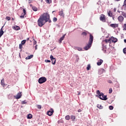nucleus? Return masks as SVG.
<instances>
[{
  "mask_svg": "<svg viewBox=\"0 0 126 126\" xmlns=\"http://www.w3.org/2000/svg\"><path fill=\"white\" fill-rule=\"evenodd\" d=\"M71 120H72L73 121H74V120H75V116L73 115L71 116Z\"/></svg>",
  "mask_w": 126,
  "mask_h": 126,
  "instance_id": "obj_28",
  "label": "nucleus"
},
{
  "mask_svg": "<svg viewBox=\"0 0 126 126\" xmlns=\"http://www.w3.org/2000/svg\"><path fill=\"white\" fill-rule=\"evenodd\" d=\"M53 21L54 22H57V21H58V19L56 17L53 18Z\"/></svg>",
  "mask_w": 126,
  "mask_h": 126,
  "instance_id": "obj_31",
  "label": "nucleus"
},
{
  "mask_svg": "<svg viewBox=\"0 0 126 126\" xmlns=\"http://www.w3.org/2000/svg\"><path fill=\"white\" fill-rule=\"evenodd\" d=\"M99 19H100V21H102V22H106V17L105 16V15H104V14L100 15Z\"/></svg>",
  "mask_w": 126,
  "mask_h": 126,
  "instance_id": "obj_7",
  "label": "nucleus"
},
{
  "mask_svg": "<svg viewBox=\"0 0 126 126\" xmlns=\"http://www.w3.org/2000/svg\"><path fill=\"white\" fill-rule=\"evenodd\" d=\"M32 9L33 11H37L38 10V8L36 6H32Z\"/></svg>",
  "mask_w": 126,
  "mask_h": 126,
  "instance_id": "obj_24",
  "label": "nucleus"
},
{
  "mask_svg": "<svg viewBox=\"0 0 126 126\" xmlns=\"http://www.w3.org/2000/svg\"><path fill=\"white\" fill-rule=\"evenodd\" d=\"M111 41L113 42V43H116V42H118V39L112 36L110 39H105L103 41V42H105V43H110Z\"/></svg>",
  "mask_w": 126,
  "mask_h": 126,
  "instance_id": "obj_4",
  "label": "nucleus"
},
{
  "mask_svg": "<svg viewBox=\"0 0 126 126\" xmlns=\"http://www.w3.org/2000/svg\"><path fill=\"white\" fill-rule=\"evenodd\" d=\"M124 19H125V18H124V17L122 15L119 16L118 17V20L119 22H123L124 21Z\"/></svg>",
  "mask_w": 126,
  "mask_h": 126,
  "instance_id": "obj_11",
  "label": "nucleus"
},
{
  "mask_svg": "<svg viewBox=\"0 0 126 126\" xmlns=\"http://www.w3.org/2000/svg\"><path fill=\"white\" fill-rule=\"evenodd\" d=\"M96 93L98 95V98H100L101 100H104V101H106V100H107V95H104V94H103V93H100V91L97 90L96 91Z\"/></svg>",
  "mask_w": 126,
  "mask_h": 126,
  "instance_id": "obj_3",
  "label": "nucleus"
},
{
  "mask_svg": "<svg viewBox=\"0 0 126 126\" xmlns=\"http://www.w3.org/2000/svg\"><path fill=\"white\" fill-rule=\"evenodd\" d=\"M78 95H80V93H78Z\"/></svg>",
  "mask_w": 126,
  "mask_h": 126,
  "instance_id": "obj_54",
  "label": "nucleus"
},
{
  "mask_svg": "<svg viewBox=\"0 0 126 126\" xmlns=\"http://www.w3.org/2000/svg\"><path fill=\"white\" fill-rule=\"evenodd\" d=\"M59 15H60V16H63V10H62L61 11H60L59 12Z\"/></svg>",
  "mask_w": 126,
  "mask_h": 126,
  "instance_id": "obj_22",
  "label": "nucleus"
},
{
  "mask_svg": "<svg viewBox=\"0 0 126 126\" xmlns=\"http://www.w3.org/2000/svg\"><path fill=\"white\" fill-rule=\"evenodd\" d=\"M50 58L51 60L52 64H56V58H54L53 55H51Z\"/></svg>",
  "mask_w": 126,
  "mask_h": 126,
  "instance_id": "obj_8",
  "label": "nucleus"
},
{
  "mask_svg": "<svg viewBox=\"0 0 126 126\" xmlns=\"http://www.w3.org/2000/svg\"><path fill=\"white\" fill-rule=\"evenodd\" d=\"M10 96H12V95L11 94L8 95V98H9Z\"/></svg>",
  "mask_w": 126,
  "mask_h": 126,
  "instance_id": "obj_50",
  "label": "nucleus"
},
{
  "mask_svg": "<svg viewBox=\"0 0 126 126\" xmlns=\"http://www.w3.org/2000/svg\"><path fill=\"white\" fill-rule=\"evenodd\" d=\"M112 18H113V20H115V16L112 15Z\"/></svg>",
  "mask_w": 126,
  "mask_h": 126,
  "instance_id": "obj_46",
  "label": "nucleus"
},
{
  "mask_svg": "<svg viewBox=\"0 0 126 126\" xmlns=\"http://www.w3.org/2000/svg\"><path fill=\"white\" fill-rule=\"evenodd\" d=\"M90 65H88L87 67V70H89V69H90Z\"/></svg>",
  "mask_w": 126,
  "mask_h": 126,
  "instance_id": "obj_38",
  "label": "nucleus"
},
{
  "mask_svg": "<svg viewBox=\"0 0 126 126\" xmlns=\"http://www.w3.org/2000/svg\"><path fill=\"white\" fill-rule=\"evenodd\" d=\"M12 21L14 20V19L13 18H12Z\"/></svg>",
  "mask_w": 126,
  "mask_h": 126,
  "instance_id": "obj_53",
  "label": "nucleus"
},
{
  "mask_svg": "<svg viewBox=\"0 0 126 126\" xmlns=\"http://www.w3.org/2000/svg\"><path fill=\"white\" fill-rule=\"evenodd\" d=\"M117 1H119V0H116Z\"/></svg>",
  "mask_w": 126,
  "mask_h": 126,
  "instance_id": "obj_56",
  "label": "nucleus"
},
{
  "mask_svg": "<svg viewBox=\"0 0 126 126\" xmlns=\"http://www.w3.org/2000/svg\"><path fill=\"white\" fill-rule=\"evenodd\" d=\"M108 83H112V81L109 80L108 81Z\"/></svg>",
  "mask_w": 126,
  "mask_h": 126,
  "instance_id": "obj_48",
  "label": "nucleus"
},
{
  "mask_svg": "<svg viewBox=\"0 0 126 126\" xmlns=\"http://www.w3.org/2000/svg\"><path fill=\"white\" fill-rule=\"evenodd\" d=\"M107 13L108 16H110V17H112V16H113V13H112V11L111 10H109Z\"/></svg>",
  "mask_w": 126,
  "mask_h": 126,
  "instance_id": "obj_19",
  "label": "nucleus"
},
{
  "mask_svg": "<svg viewBox=\"0 0 126 126\" xmlns=\"http://www.w3.org/2000/svg\"><path fill=\"white\" fill-rule=\"evenodd\" d=\"M125 43H126V39H124Z\"/></svg>",
  "mask_w": 126,
  "mask_h": 126,
  "instance_id": "obj_52",
  "label": "nucleus"
},
{
  "mask_svg": "<svg viewBox=\"0 0 126 126\" xmlns=\"http://www.w3.org/2000/svg\"><path fill=\"white\" fill-rule=\"evenodd\" d=\"M26 103H27V102H26V100H24L22 102V104H26Z\"/></svg>",
  "mask_w": 126,
  "mask_h": 126,
  "instance_id": "obj_40",
  "label": "nucleus"
},
{
  "mask_svg": "<svg viewBox=\"0 0 126 126\" xmlns=\"http://www.w3.org/2000/svg\"><path fill=\"white\" fill-rule=\"evenodd\" d=\"M46 2L47 3H52V0H46Z\"/></svg>",
  "mask_w": 126,
  "mask_h": 126,
  "instance_id": "obj_32",
  "label": "nucleus"
},
{
  "mask_svg": "<svg viewBox=\"0 0 126 126\" xmlns=\"http://www.w3.org/2000/svg\"><path fill=\"white\" fill-rule=\"evenodd\" d=\"M78 113H80V112H81V109H79L78 110Z\"/></svg>",
  "mask_w": 126,
  "mask_h": 126,
  "instance_id": "obj_47",
  "label": "nucleus"
},
{
  "mask_svg": "<svg viewBox=\"0 0 126 126\" xmlns=\"http://www.w3.org/2000/svg\"><path fill=\"white\" fill-rule=\"evenodd\" d=\"M45 63H51V60H45Z\"/></svg>",
  "mask_w": 126,
  "mask_h": 126,
  "instance_id": "obj_37",
  "label": "nucleus"
},
{
  "mask_svg": "<svg viewBox=\"0 0 126 126\" xmlns=\"http://www.w3.org/2000/svg\"><path fill=\"white\" fill-rule=\"evenodd\" d=\"M23 13H22L21 15L20 16V18L23 19L24 18V16H25V15L26 14V10L25 9H23Z\"/></svg>",
  "mask_w": 126,
  "mask_h": 126,
  "instance_id": "obj_10",
  "label": "nucleus"
},
{
  "mask_svg": "<svg viewBox=\"0 0 126 126\" xmlns=\"http://www.w3.org/2000/svg\"><path fill=\"white\" fill-rule=\"evenodd\" d=\"M123 28L125 30H126V24L124 25Z\"/></svg>",
  "mask_w": 126,
  "mask_h": 126,
  "instance_id": "obj_39",
  "label": "nucleus"
},
{
  "mask_svg": "<svg viewBox=\"0 0 126 126\" xmlns=\"http://www.w3.org/2000/svg\"><path fill=\"white\" fill-rule=\"evenodd\" d=\"M21 96H22V94H21V92H19L16 96H15L16 99H20L21 98Z\"/></svg>",
  "mask_w": 126,
  "mask_h": 126,
  "instance_id": "obj_13",
  "label": "nucleus"
},
{
  "mask_svg": "<svg viewBox=\"0 0 126 126\" xmlns=\"http://www.w3.org/2000/svg\"><path fill=\"white\" fill-rule=\"evenodd\" d=\"M123 53H124V54H126V48H124V49H123Z\"/></svg>",
  "mask_w": 126,
  "mask_h": 126,
  "instance_id": "obj_41",
  "label": "nucleus"
},
{
  "mask_svg": "<svg viewBox=\"0 0 126 126\" xmlns=\"http://www.w3.org/2000/svg\"><path fill=\"white\" fill-rule=\"evenodd\" d=\"M114 10L115 12H116V11L117 10L116 9V8H114Z\"/></svg>",
  "mask_w": 126,
  "mask_h": 126,
  "instance_id": "obj_51",
  "label": "nucleus"
},
{
  "mask_svg": "<svg viewBox=\"0 0 126 126\" xmlns=\"http://www.w3.org/2000/svg\"><path fill=\"white\" fill-rule=\"evenodd\" d=\"M41 0V1H43V0Z\"/></svg>",
  "mask_w": 126,
  "mask_h": 126,
  "instance_id": "obj_57",
  "label": "nucleus"
},
{
  "mask_svg": "<svg viewBox=\"0 0 126 126\" xmlns=\"http://www.w3.org/2000/svg\"><path fill=\"white\" fill-rule=\"evenodd\" d=\"M75 50H77L78 51H82V48L81 47H76L74 48Z\"/></svg>",
  "mask_w": 126,
  "mask_h": 126,
  "instance_id": "obj_23",
  "label": "nucleus"
},
{
  "mask_svg": "<svg viewBox=\"0 0 126 126\" xmlns=\"http://www.w3.org/2000/svg\"><path fill=\"white\" fill-rule=\"evenodd\" d=\"M46 23V22H45L44 19H42V18L40 16L39 18L37 21V24L38 26H39L40 27H42V26H43V25H44L45 23Z\"/></svg>",
  "mask_w": 126,
  "mask_h": 126,
  "instance_id": "obj_5",
  "label": "nucleus"
},
{
  "mask_svg": "<svg viewBox=\"0 0 126 126\" xmlns=\"http://www.w3.org/2000/svg\"><path fill=\"white\" fill-rule=\"evenodd\" d=\"M109 110H113L114 109V107L113 106H110L109 107Z\"/></svg>",
  "mask_w": 126,
  "mask_h": 126,
  "instance_id": "obj_34",
  "label": "nucleus"
},
{
  "mask_svg": "<svg viewBox=\"0 0 126 126\" xmlns=\"http://www.w3.org/2000/svg\"><path fill=\"white\" fill-rule=\"evenodd\" d=\"M33 46H35V45L37 44V41L35 40V39H33Z\"/></svg>",
  "mask_w": 126,
  "mask_h": 126,
  "instance_id": "obj_29",
  "label": "nucleus"
},
{
  "mask_svg": "<svg viewBox=\"0 0 126 126\" xmlns=\"http://www.w3.org/2000/svg\"><path fill=\"white\" fill-rule=\"evenodd\" d=\"M94 39V38L93 37V35L91 33H90V39H89V43L87 45V46H86L84 47V49L85 50H86V51H87L88 49L91 48V45H92V43H93Z\"/></svg>",
  "mask_w": 126,
  "mask_h": 126,
  "instance_id": "obj_2",
  "label": "nucleus"
},
{
  "mask_svg": "<svg viewBox=\"0 0 126 126\" xmlns=\"http://www.w3.org/2000/svg\"><path fill=\"white\" fill-rule=\"evenodd\" d=\"M105 72V69L103 68L99 69L98 70V74H103Z\"/></svg>",
  "mask_w": 126,
  "mask_h": 126,
  "instance_id": "obj_15",
  "label": "nucleus"
},
{
  "mask_svg": "<svg viewBox=\"0 0 126 126\" xmlns=\"http://www.w3.org/2000/svg\"><path fill=\"white\" fill-rule=\"evenodd\" d=\"M37 45H36L35 46H34V48H35V50H37Z\"/></svg>",
  "mask_w": 126,
  "mask_h": 126,
  "instance_id": "obj_45",
  "label": "nucleus"
},
{
  "mask_svg": "<svg viewBox=\"0 0 126 126\" xmlns=\"http://www.w3.org/2000/svg\"><path fill=\"white\" fill-rule=\"evenodd\" d=\"M6 19H7V20H8V21H9V20H10V17L7 16V17H6Z\"/></svg>",
  "mask_w": 126,
  "mask_h": 126,
  "instance_id": "obj_36",
  "label": "nucleus"
},
{
  "mask_svg": "<svg viewBox=\"0 0 126 126\" xmlns=\"http://www.w3.org/2000/svg\"><path fill=\"white\" fill-rule=\"evenodd\" d=\"M22 45L23 44H19V48L20 49V50H21L22 49Z\"/></svg>",
  "mask_w": 126,
  "mask_h": 126,
  "instance_id": "obj_33",
  "label": "nucleus"
},
{
  "mask_svg": "<svg viewBox=\"0 0 126 126\" xmlns=\"http://www.w3.org/2000/svg\"><path fill=\"white\" fill-rule=\"evenodd\" d=\"M1 85H2V86L3 87V88H5V86L6 85H7V84H5L4 83V80L3 79H2L1 80Z\"/></svg>",
  "mask_w": 126,
  "mask_h": 126,
  "instance_id": "obj_14",
  "label": "nucleus"
},
{
  "mask_svg": "<svg viewBox=\"0 0 126 126\" xmlns=\"http://www.w3.org/2000/svg\"><path fill=\"white\" fill-rule=\"evenodd\" d=\"M104 38H109V37H110V35L108 33H105L104 36Z\"/></svg>",
  "mask_w": 126,
  "mask_h": 126,
  "instance_id": "obj_25",
  "label": "nucleus"
},
{
  "mask_svg": "<svg viewBox=\"0 0 126 126\" xmlns=\"http://www.w3.org/2000/svg\"><path fill=\"white\" fill-rule=\"evenodd\" d=\"M25 43H26V40H22L21 42V44L24 45V44H25Z\"/></svg>",
  "mask_w": 126,
  "mask_h": 126,
  "instance_id": "obj_30",
  "label": "nucleus"
},
{
  "mask_svg": "<svg viewBox=\"0 0 126 126\" xmlns=\"http://www.w3.org/2000/svg\"><path fill=\"white\" fill-rule=\"evenodd\" d=\"M82 35H84V36H86V35H87V33H86V32H83Z\"/></svg>",
  "mask_w": 126,
  "mask_h": 126,
  "instance_id": "obj_35",
  "label": "nucleus"
},
{
  "mask_svg": "<svg viewBox=\"0 0 126 126\" xmlns=\"http://www.w3.org/2000/svg\"><path fill=\"white\" fill-rule=\"evenodd\" d=\"M12 28L13 29L16 31L19 30V29H20V27H19V26H13Z\"/></svg>",
  "mask_w": 126,
  "mask_h": 126,
  "instance_id": "obj_17",
  "label": "nucleus"
},
{
  "mask_svg": "<svg viewBox=\"0 0 126 126\" xmlns=\"http://www.w3.org/2000/svg\"><path fill=\"white\" fill-rule=\"evenodd\" d=\"M110 27H112L114 29H115V28H118V27H119V24H110Z\"/></svg>",
  "mask_w": 126,
  "mask_h": 126,
  "instance_id": "obj_12",
  "label": "nucleus"
},
{
  "mask_svg": "<svg viewBox=\"0 0 126 126\" xmlns=\"http://www.w3.org/2000/svg\"><path fill=\"white\" fill-rule=\"evenodd\" d=\"M38 109H41V105H38Z\"/></svg>",
  "mask_w": 126,
  "mask_h": 126,
  "instance_id": "obj_49",
  "label": "nucleus"
},
{
  "mask_svg": "<svg viewBox=\"0 0 126 126\" xmlns=\"http://www.w3.org/2000/svg\"><path fill=\"white\" fill-rule=\"evenodd\" d=\"M40 17L44 20L45 22H49V23L52 22V21L50 19V14L48 13H43Z\"/></svg>",
  "mask_w": 126,
  "mask_h": 126,
  "instance_id": "obj_1",
  "label": "nucleus"
},
{
  "mask_svg": "<svg viewBox=\"0 0 126 126\" xmlns=\"http://www.w3.org/2000/svg\"><path fill=\"white\" fill-rule=\"evenodd\" d=\"M32 118H33L32 114H29V115H28L27 119H32Z\"/></svg>",
  "mask_w": 126,
  "mask_h": 126,
  "instance_id": "obj_21",
  "label": "nucleus"
},
{
  "mask_svg": "<svg viewBox=\"0 0 126 126\" xmlns=\"http://www.w3.org/2000/svg\"><path fill=\"white\" fill-rule=\"evenodd\" d=\"M109 91V93L111 94L112 92H113V90L112 89H110Z\"/></svg>",
  "mask_w": 126,
  "mask_h": 126,
  "instance_id": "obj_43",
  "label": "nucleus"
},
{
  "mask_svg": "<svg viewBox=\"0 0 126 126\" xmlns=\"http://www.w3.org/2000/svg\"><path fill=\"white\" fill-rule=\"evenodd\" d=\"M28 41H29V38H28Z\"/></svg>",
  "mask_w": 126,
  "mask_h": 126,
  "instance_id": "obj_55",
  "label": "nucleus"
},
{
  "mask_svg": "<svg viewBox=\"0 0 126 126\" xmlns=\"http://www.w3.org/2000/svg\"><path fill=\"white\" fill-rule=\"evenodd\" d=\"M65 35L66 34H64L62 37L60 38V39L59 40V43H60V44H61V43H62L63 40V39H64V37H65Z\"/></svg>",
  "mask_w": 126,
  "mask_h": 126,
  "instance_id": "obj_16",
  "label": "nucleus"
},
{
  "mask_svg": "<svg viewBox=\"0 0 126 126\" xmlns=\"http://www.w3.org/2000/svg\"><path fill=\"white\" fill-rule=\"evenodd\" d=\"M53 113H54V109L53 108H51L49 111H48L47 114L48 116H52L53 115Z\"/></svg>",
  "mask_w": 126,
  "mask_h": 126,
  "instance_id": "obj_9",
  "label": "nucleus"
},
{
  "mask_svg": "<svg viewBox=\"0 0 126 126\" xmlns=\"http://www.w3.org/2000/svg\"><path fill=\"white\" fill-rule=\"evenodd\" d=\"M3 32H0V38L2 36V35H3Z\"/></svg>",
  "mask_w": 126,
  "mask_h": 126,
  "instance_id": "obj_42",
  "label": "nucleus"
},
{
  "mask_svg": "<svg viewBox=\"0 0 126 126\" xmlns=\"http://www.w3.org/2000/svg\"><path fill=\"white\" fill-rule=\"evenodd\" d=\"M97 107L98 108V109H103V106H102V105H99V104H97Z\"/></svg>",
  "mask_w": 126,
  "mask_h": 126,
  "instance_id": "obj_27",
  "label": "nucleus"
},
{
  "mask_svg": "<svg viewBox=\"0 0 126 126\" xmlns=\"http://www.w3.org/2000/svg\"><path fill=\"white\" fill-rule=\"evenodd\" d=\"M46 81H47V78H46V77H40L38 79V83L40 84H42V83L46 82Z\"/></svg>",
  "mask_w": 126,
  "mask_h": 126,
  "instance_id": "obj_6",
  "label": "nucleus"
},
{
  "mask_svg": "<svg viewBox=\"0 0 126 126\" xmlns=\"http://www.w3.org/2000/svg\"><path fill=\"white\" fill-rule=\"evenodd\" d=\"M65 119L67 121H69V120L70 119V117H69V115H67L65 116Z\"/></svg>",
  "mask_w": 126,
  "mask_h": 126,
  "instance_id": "obj_26",
  "label": "nucleus"
},
{
  "mask_svg": "<svg viewBox=\"0 0 126 126\" xmlns=\"http://www.w3.org/2000/svg\"><path fill=\"white\" fill-rule=\"evenodd\" d=\"M0 32H3V31L2 30V28H1Z\"/></svg>",
  "mask_w": 126,
  "mask_h": 126,
  "instance_id": "obj_44",
  "label": "nucleus"
},
{
  "mask_svg": "<svg viewBox=\"0 0 126 126\" xmlns=\"http://www.w3.org/2000/svg\"><path fill=\"white\" fill-rule=\"evenodd\" d=\"M102 63H103V61L102 60L100 59L99 60H98L97 62V65H101Z\"/></svg>",
  "mask_w": 126,
  "mask_h": 126,
  "instance_id": "obj_18",
  "label": "nucleus"
},
{
  "mask_svg": "<svg viewBox=\"0 0 126 126\" xmlns=\"http://www.w3.org/2000/svg\"><path fill=\"white\" fill-rule=\"evenodd\" d=\"M33 57V55L28 56L26 58V60H30L31 59H32Z\"/></svg>",
  "mask_w": 126,
  "mask_h": 126,
  "instance_id": "obj_20",
  "label": "nucleus"
}]
</instances>
